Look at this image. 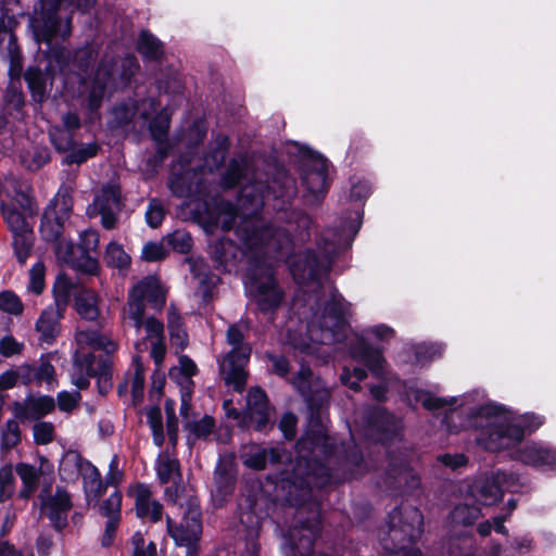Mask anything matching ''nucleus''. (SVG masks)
<instances>
[{
    "mask_svg": "<svg viewBox=\"0 0 556 556\" xmlns=\"http://www.w3.org/2000/svg\"><path fill=\"white\" fill-rule=\"evenodd\" d=\"M291 386L302 397L307 410V428L295 442V464L291 471H283L273 482L271 490L262 489L250 501L251 511L258 518L270 517L278 507L295 508V523L321 515L319 505L312 501L313 489L328 484L331 473L326 462L337 453V444L328 434L323 422V415L330 405L331 392L321 377L315 376L311 366L302 363L293 375Z\"/></svg>",
    "mask_w": 556,
    "mask_h": 556,
    "instance_id": "1",
    "label": "nucleus"
},
{
    "mask_svg": "<svg viewBox=\"0 0 556 556\" xmlns=\"http://www.w3.org/2000/svg\"><path fill=\"white\" fill-rule=\"evenodd\" d=\"M504 406L486 403L471 413V425L478 430L477 444L486 452L497 453L518 446L526 437L534 433L545 422V417L530 412L511 421L498 420Z\"/></svg>",
    "mask_w": 556,
    "mask_h": 556,
    "instance_id": "2",
    "label": "nucleus"
},
{
    "mask_svg": "<svg viewBox=\"0 0 556 556\" xmlns=\"http://www.w3.org/2000/svg\"><path fill=\"white\" fill-rule=\"evenodd\" d=\"M139 70V62L132 54L124 56L119 64L114 58L101 59L88 86L87 111L90 114H97L102 106L106 91L124 90L130 87L132 78Z\"/></svg>",
    "mask_w": 556,
    "mask_h": 556,
    "instance_id": "3",
    "label": "nucleus"
},
{
    "mask_svg": "<svg viewBox=\"0 0 556 556\" xmlns=\"http://www.w3.org/2000/svg\"><path fill=\"white\" fill-rule=\"evenodd\" d=\"M388 530L380 538V545L389 554H399L412 548L424 531V516L412 505L395 506L387 519Z\"/></svg>",
    "mask_w": 556,
    "mask_h": 556,
    "instance_id": "4",
    "label": "nucleus"
},
{
    "mask_svg": "<svg viewBox=\"0 0 556 556\" xmlns=\"http://www.w3.org/2000/svg\"><path fill=\"white\" fill-rule=\"evenodd\" d=\"M247 278L257 309L264 315L276 312L283 301L285 292L278 285L273 266L264 258H253Z\"/></svg>",
    "mask_w": 556,
    "mask_h": 556,
    "instance_id": "5",
    "label": "nucleus"
},
{
    "mask_svg": "<svg viewBox=\"0 0 556 556\" xmlns=\"http://www.w3.org/2000/svg\"><path fill=\"white\" fill-rule=\"evenodd\" d=\"M90 378L97 379L98 393L105 396L113 387V359L93 352H79L73 355L72 382L78 390H87Z\"/></svg>",
    "mask_w": 556,
    "mask_h": 556,
    "instance_id": "6",
    "label": "nucleus"
},
{
    "mask_svg": "<svg viewBox=\"0 0 556 556\" xmlns=\"http://www.w3.org/2000/svg\"><path fill=\"white\" fill-rule=\"evenodd\" d=\"M299 174L302 185L305 187L312 203H320L329 191L331 179L329 178L330 162L319 152L307 147L299 150Z\"/></svg>",
    "mask_w": 556,
    "mask_h": 556,
    "instance_id": "7",
    "label": "nucleus"
},
{
    "mask_svg": "<svg viewBox=\"0 0 556 556\" xmlns=\"http://www.w3.org/2000/svg\"><path fill=\"white\" fill-rule=\"evenodd\" d=\"M97 0H39L29 18V26H34L36 34L46 39L56 23V15L74 14L76 11L88 13Z\"/></svg>",
    "mask_w": 556,
    "mask_h": 556,
    "instance_id": "8",
    "label": "nucleus"
},
{
    "mask_svg": "<svg viewBox=\"0 0 556 556\" xmlns=\"http://www.w3.org/2000/svg\"><path fill=\"white\" fill-rule=\"evenodd\" d=\"M166 525L175 544L186 547V556H199L203 533L202 510L199 504L189 501L181 521L177 523L167 516Z\"/></svg>",
    "mask_w": 556,
    "mask_h": 556,
    "instance_id": "9",
    "label": "nucleus"
},
{
    "mask_svg": "<svg viewBox=\"0 0 556 556\" xmlns=\"http://www.w3.org/2000/svg\"><path fill=\"white\" fill-rule=\"evenodd\" d=\"M519 486L517 473L496 469L477 480L471 486V494L481 505L492 506L502 501L505 492L514 493Z\"/></svg>",
    "mask_w": 556,
    "mask_h": 556,
    "instance_id": "10",
    "label": "nucleus"
},
{
    "mask_svg": "<svg viewBox=\"0 0 556 556\" xmlns=\"http://www.w3.org/2000/svg\"><path fill=\"white\" fill-rule=\"evenodd\" d=\"M72 22L73 14L66 13L64 15H56V23L51 33V36L46 39L41 38L36 34L35 27L30 26L35 41L38 45L45 43L47 46L46 59L48 61L47 71L51 72V78L53 77L52 64H55L60 72L65 71L72 61V52L63 45L53 43L56 37L66 39L72 34Z\"/></svg>",
    "mask_w": 556,
    "mask_h": 556,
    "instance_id": "11",
    "label": "nucleus"
},
{
    "mask_svg": "<svg viewBox=\"0 0 556 556\" xmlns=\"http://www.w3.org/2000/svg\"><path fill=\"white\" fill-rule=\"evenodd\" d=\"M366 431L377 443L388 446L401 438V426L386 407L375 406L365 416Z\"/></svg>",
    "mask_w": 556,
    "mask_h": 556,
    "instance_id": "12",
    "label": "nucleus"
},
{
    "mask_svg": "<svg viewBox=\"0 0 556 556\" xmlns=\"http://www.w3.org/2000/svg\"><path fill=\"white\" fill-rule=\"evenodd\" d=\"M330 266L314 249L307 248L299 252L290 263L294 279L302 282H317L328 274Z\"/></svg>",
    "mask_w": 556,
    "mask_h": 556,
    "instance_id": "13",
    "label": "nucleus"
},
{
    "mask_svg": "<svg viewBox=\"0 0 556 556\" xmlns=\"http://www.w3.org/2000/svg\"><path fill=\"white\" fill-rule=\"evenodd\" d=\"M515 458L527 466L556 472V447L543 442H530L516 451Z\"/></svg>",
    "mask_w": 556,
    "mask_h": 556,
    "instance_id": "14",
    "label": "nucleus"
},
{
    "mask_svg": "<svg viewBox=\"0 0 556 556\" xmlns=\"http://www.w3.org/2000/svg\"><path fill=\"white\" fill-rule=\"evenodd\" d=\"M320 323L324 328L329 329L333 334H339L349 327L345 300L336 288L330 292L329 299L324 304Z\"/></svg>",
    "mask_w": 556,
    "mask_h": 556,
    "instance_id": "15",
    "label": "nucleus"
},
{
    "mask_svg": "<svg viewBox=\"0 0 556 556\" xmlns=\"http://www.w3.org/2000/svg\"><path fill=\"white\" fill-rule=\"evenodd\" d=\"M55 400L51 395L35 396L28 394L24 403L15 401L13 403L14 418L24 422L26 420H40L45 416L54 412Z\"/></svg>",
    "mask_w": 556,
    "mask_h": 556,
    "instance_id": "16",
    "label": "nucleus"
},
{
    "mask_svg": "<svg viewBox=\"0 0 556 556\" xmlns=\"http://www.w3.org/2000/svg\"><path fill=\"white\" fill-rule=\"evenodd\" d=\"M129 495L135 497V509L138 518L156 523L162 519L163 505L152 500L150 486L143 482H137L129 489Z\"/></svg>",
    "mask_w": 556,
    "mask_h": 556,
    "instance_id": "17",
    "label": "nucleus"
},
{
    "mask_svg": "<svg viewBox=\"0 0 556 556\" xmlns=\"http://www.w3.org/2000/svg\"><path fill=\"white\" fill-rule=\"evenodd\" d=\"M387 468H386V481L391 485L400 484L402 479L407 481L408 478L412 480V485L417 486L420 483V479L414 475L410 466L408 455L401 450H388L386 452Z\"/></svg>",
    "mask_w": 556,
    "mask_h": 556,
    "instance_id": "18",
    "label": "nucleus"
},
{
    "mask_svg": "<svg viewBox=\"0 0 556 556\" xmlns=\"http://www.w3.org/2000/svg\"><path fill=\"white\" fill-rule=\"evenodd\" d=\"M55 354L56 352L42 354L40 356V364L38 366L35 364L21 365V382L24 386H29L34 382L38 386H41L42 382L51 384L55 378V368L51 364V359Z\"/></svg>",
    "mask_w": 556,
    "mask_h": 556,
    "instance_id": "19",
    "label": "nucleus"
},
{
    "mask_svg": "<svg viewBox=\"0 0 556 556\" xmlns=\"http://www.w3.org/2000/svg\"><path fill=\"white\" fill-rule=\"evenodd\" d=\"M130 298L148 302L151 307L161 309L166 303V294L159 277L149 275L138 281L129 291Z\"/></svg>",
    "mask_w": 556,
    "mask_h": 556,
    "instance_id": "20",
    "label": "nucleus"
},
{
    "mask_svg": "<svg viewBox=\"0 0 556 556\" xmlns=\"http://www.w3.org/2000/svg\"><path fill=\"white\" fill-rule=\"evenodd\" d=\"M350 351L352 357L365 365L372 374L380 375L383 371L386 358L380 348L361 338L351 345Z\"/></svg>",
    "mask_w": 556,
    "mask_h": 556,
    "instance_id": "21",
    "label": "nucleus"
},
{
    "mask_svg": "<svg viewBox=\"0 0 556 556\" xmlns=\"http://www.w3.org/2000/svg\"><path fill=\"white\" fill-rule=\"evenodd\" d=\"M0 108L7 115L15 121H21L26 115V96L22 83L9 81L1 96Z\"/></svg>",
    "mask_w": 556,
    "mask_h": 556,
    "instance_id": "22",
    "label": "nucleus"
},
{
    "mask_svg": "<svg viewBox=\"0 0 556 556\" xmlns=\"http://www.w3.org/2000/svg\"><path fill=\"white\" fill-rule=\"evenodd\" d=\"M64 313L49 305L45 308L36 321V330L40 333V341L47 344L54 343L60 332V320Z\"/></svg>",
    "mask_w": 556,
    "mask_h": 556,
    "instance_id": "23",
    "label": "nucleus"
},
{
    "mask_svg": "<svg viewBox=\"0 0 556 556\" xmlns=\"http://www.w3.org/2000/svg\"><path fill=\"white\" fill-rule=\"evenodd\" d=\"M51 77V72L42 71L38 65H29L23 75L27 85L30 98L34 103L42 104L48 99L47 80Z\"/></svg>",
    "mask_w": 556,
    "mask_h": 556,
    "instance_id": "24",
    "label": "nucleus"
},
{
    "mask_svg": "<svg viewBox=\"0 0 556 556\" xmlns=\"http://www.w3.org/2000/svg\"><path fill=\"white\" fill-rule=\"evenodd\" d=\"M137 52L144 62L161 63L165 59V45L149 29H142L138 36Z\"/></svg>",
    "mask_w": 556,
    "mask_h": 556,
    "instance_id": "25",
    "label": "nucleus"
},
{
    "mask_svg": "<svg viewBox=\"0 0 556 556\" xmlns=\"http://www.w3.org/2000/svg\"><path fill=\"white\" fill-rule=\"evenodd\" d=\"M237 471L230 462L218 460L214 469L215 494L220 500L231 496L236 489Z\"/></svg>",
    "mask_w": 556,
    "mask_h": 556,
    "instance_id": "26",
    "label": "nucleus"
},
{
    "mask_svg": "<svg viewBox=\"0 0 556 556\" xmlns=\"http://www.w3.org/2000/svg\"><path fill=\"white\" fill-rule=\"evenodd\" d=\"M65 220L52 208L45 207L40 218L39 233L46 242L55 243L62 239Z\"/></svg>",
    "mask_w": 556,
    "mask_h": 556,
    "instance_id": "27",
    "label": "nucleus"
},
{
    "mask_svg": "<svg viewBox=\"0 0 556 556\" xmlns=\"http://www.w3.org/2000/svg\"><path fill=\"white\" fill-rule=\"evenodd\" d=\"M168 188L175 198H192L198 192L195 175L191 170L174 174L168 181Z\"/></svg>",
    "mask_w": 556,
    "mask_h": 556,
    "instance_id": "28",
    "label": "nucleus"
},
{
    "mask_svg": "<svg viewBox=\"0 0 556 556\" xmlns=\"http://www.w3.org/2000/svg\"><path fill=\"white\" fill-rule=\"evenodd\" d=\"M271 406L263 407H248V410L243 414L241 420V427H252L255 431L267 433L274 427V422L270 420Z\"/></svg>",
    "mask_w": 556,
    "mask_h": 556,
    "instance_id": "29",
    "label": "nucleus"
},
{
    "mask_svg": "<svg viewBox=\"0 0 556 556\" xmlns=\"http://www.w3.org/2000/svg\"><path fill=\"white\" fill-rule=\"evenodd\" d=\"M96 53L90 47L78 48L72 54L71 64L79 77L80 85H86L90 77Z\"/></svg>",
    "mask_w": 556,
    "mask_h": 556,
    "instance_id": "30",
    "label": "nucleus"
},
{
    "mask_svg": "<svg viewBox=\"0 0 556 556\" xmlns=\"http://www.w3.org/2000/svg\"><path fill=\"white\" fill-rule=\"evenodd\" d=\"M237 253L238 245L229 238L218 239L211 247V258L217 267H223L224 269L237 258Z\"/></svg>",
    "mask_w": 556,
    "mask_h": 556,
    "instance_id": "31",
    "label": "nucleus"
},
{
    "mask_svg": "<svg viewBox=\"0 0 556 556\" xmlns=\"http://www.w3.org/2000/svg\"><path fill=\"white\" fill-rule=\"evenodd\" d=\"M73 206V189L70 186L62 184L54 198L50 200L46 207L52 208L66 222L72 215Z\"/></svg>",
    "mask_w": 556,
    "mask_h": 556,
    "instance_id": "32",
    "label": "nucleus"
},
{
    "mask_svg": "<svg viewBox=\"0 0 556 556\" xmlns=\"http://www.w3.org/2000/svg\"><path fill=\"white\" fill-rule=\"evenodd\" d=\"M230 146L231 142L229 137L219 132L210 146L206 162L215 169L223 168L229 154Z\"/></svg>",
    "mask_w": 556,
    "mask_h": 556,
    "instance_id": "33",
    "label": "nucleus"
},
{
    "mask_svg": "<svg viewBox=\"0 0 556 556\" xmlns=\"http://www.w3.org/2000/svg\"><path fill=\"white\" fill-rule=\"evenodd\" d=\"M247 173V160L244 157L230 159L225 172L220 176V186L224 189H235L244 179Z\"/></svg>",
    "mask_w": 556,
    "mask_h": 556,
    "instance_id": "34",
    "label": "nucleus"
},
{
    "mask_svg": "<svg viewBox=\"0 0 556 556\" xmlns=\"http://www.w3.org/2000/svg\"><path fill=\"white\" fill-rule=\"evenodd\" d=\"M75 309L80 318L94 321L99 317L98 298L93 292L86 291L75 296Z\"/></svg>",
    "mask_w": 556,
    "mask_h": 556,
    "instance_id": "35",
    "label": "nucleus"
},
{
    "mask_svg": "<svg viewBox=\"0 0 556 556\" xmlns=\"http://www.w3.org/2000/svg\"><path fill=\"white\" fill-rule=\"evenodd\" d=\"M83 455L76 450H67L60 462L59 475L64 481H74L78 478Z\"/></svg>",
    "mask_w": 556,
    "mask_h": 556,
    "instance_id": "36",
    "label": "nucleus"
},
{
    "mask_svg": "<svg viewBox=\"0 0 556 556\" xmlns=\"http://www.w3.org/2000/svg\"><path fill=\"white\" fill-rule=\"evenodd\" d=\"M172 113L168 108L161 109L150 121L149 131L153 141L168 140Z\"/></svg>",
    "mask_w": 556,
    "mask_h": 556,
    "instance_id": "37",
    "label": "nucleus"
},
{
    "mask_svg": "<svg viewBox=\"0 0 556 556\" xmlns=\"http://www.w3.org/2000/svg\"><path fill=\"white\" fill-rule=\"evenodd\" d=\"M99 151L100 146L96 141L81 144L79 147L74 146L70 153L65 154L62 159L61 164L66 166H71L73 164L81 165L89 159L97 156Z\"/></svg>",
    "mask_w": 556,
    "mask_h": 556,
    "instance_id": "38",
    "label": "nucleus"
},
{
    "mask_svg": "<svg viewBox=\"0 0 556 556\" xmlns=\"http://www.w3.org/2000/svg\"><path fill=\"white\" fill-rule=\"evenodd\" d=\"M72 290L73 282L71 279L66 277V275L60 274L52 289L54 299V305L52 306L59 311L65 312L71 301Z\"/></svg>",
    "mask_w": 556,
    "mask_h": 556,
    "instance_id": "39",
    "label": "nucleus"
},
{
    "mask_svg": "<svg viewBox=\"0 0 556 556\" xmlns=\"http://www.w3.org/2000/svg\"><path fill=\"white\" fill-rule=\"evenodd\" d=\"M103 261L108 267L121 270L127 269L131 263L130 256L125 252L122 244L115 241H111L106 245Z\"/></svg>",
    "mask_w": 556,
    "mask_h": 556,
    "instance_id": "40",
    "label": "nucleus"
},
{
    "mask_svg": "<svg viewBox=\"0 0 556 556\" xmlns=\"http://www.w3.org/2000/svg\"><path fill=\"white\" fill-rule=\"evenodd\" d=\"M1 213L9 230L13 233L25 232V230L33 229L28 224L25 215L20 212L15 206L1 202Z\"/></svg>",
    "mask_w": 556,
    "mask_h": 556,
    "instance_id": "41",
    "label": "nucleus"
},
{
    "mask_svg": "<svg viewBox=\"0 0 556 556\" xmlns=\"http://www.w3.org/2000/svg\"><path fill=\"white\" fill-rule=\"evenodd\" d=\"M481 516V509L476 505L458 504L450 513L452 523L470 527Z\"/></svg>",
    "mask_w": 556,
    "mask_h": 556,
    "instance_id": "42",
    "label": "nucleus"
},
{
    "mask_svg": "<svg viewBox=\"0 0 556 556\" xmlns=\"http://www.w3.org/2000/svg\"><path fill=\"white\" fill-rule=\"evenodd\" d=\"M12 236L14 255L21 264H24L29 257L34 245V231L28 229L25 232H15Z\"/></svg>",
    "mask_w": 556,
    "mask_h": 556,
    "instance_id": "43",
    "label": "nucleus"
},
{
    "mask_svg": "<svg viewBox=\"0 0 556 556\" xmlns=\"http://www.w3.org/2000/svg\"><path fill=\"white\" fill-rule=\"evenodd\" d=\"M316 247L326 263L331 265L339 251V243L332 231H323L316 237Z\"/></svg>",
    "mask_w": 556,
    "mask_h": 556,
    "instance_id": "44",
    "label": "nucleus"
},
{
    "mask_svg": "<svg viewBox=\"0 0 556 556\" xmlns=\"http://www.w3.org/2000/svg\"><path fill=\"white\" fill-rule=\"evenodd\" d=\"M135 372L131 381V401L137 406L143 401L144 391V367L139 355L132 358Z\"/></svg>",
    "mask_w": 556,
    "mask_h": 556,
    "instance_id": "45",
    "label": "nucleus"
},
{
    "mask_svg": "<svg viewBox=\"0 0 556 556\" xmlns=\"http://www.w3.org/2000/svg\"><path fill=\"white\" fill-rule=\"evenodd\" d=\"M87 344L92 349L96 355H108L113 357V353L117 350V345L114 341L108 337L92 331L87 336Z\"/></svg>",
    "mask_w": 556,
    "mask_h": 556,
    "instance_id": "46",
    "label": "nucleus"
},
{
    "mask_svg": "<svg viewBox=\"0 0 556 556\" xmlns=\"http://www.w3.org/2000/svg\"><path fill=\"white\" fill-rule=\"evenodd\" d=\"M215 418L211 415H204L200 420L189 421L185 428L197 440H206L215 430Z\"/></svg>",
    "mask_w": 556,
    "mask_h": 556,
    "instance_id": "47",
    "label": "nucleus"
},
{
    "mask_svg": "<svg viewBox=\"0 0 556 556\" xmlns=\"http://www.w3.org/2000/svg\"><path fill=\"white\" fill-rule=\"evenodd\" d=\"M167 244L173 251L180 254H188L193 248V239L190 232L177 229L166 236Z\"/></svg>",
    "mask_w": 556,
    "mask_h": 556,
    "instance_id": "48",
    "label": "nucleus"
},
{
    "mask_svg": "<svg viewBox=\"0 0 556 556\" xmlns=\"http://www.w3.org/2000/svg\"><path fill=\"white\" fill-rule=\"evenodd\" d=\"M42 506L49 508V511L68 513L73 503L68 492L63 488H56L53 496L42 500Z\"/></svg>",
    "mask_w": 556,
    "mask_h": 556,
    "instance_id": "49",
    "label": "nucleus"
},
{
    "mask_svg": "<svg viewBox=\"0 0 556 556\" xmlns=\"http://www.w3.org/2000/svg\"><path fill=\"white\" fill-rule=\"evenodd\" d=\"M156 476L161 484H167L173 476L182 478L180 463L177 458H166L156 466Z\"/></svg>",
    "mask_w": 556,
    "mask_h": 556,
    "instance_id": "50",
    "label": "nucleus"
},
{
    "mask_svg": "<svg viewBox=\"0 0 556 556\" xmlns=\"http://www.w3.org/2000/svg\"><path fill=\"white\" fill-rule=\"evenodd\" d=\"M73 269L80 274L97 276L100 273V264L97 257L90 255V252L79 251V254L72 265Z\"/></svg>",
    "mask_w": 556,
    "mask_h": 556,
    "instance_id": "51",
    "label": "nucleus"
},
{
    "mask_svg": "<svg viewBox=\"0 0 556 556\" xmlns=\"http://www.w3.org/2000/svg\"><path fill=\"white\" fill-rule=\"evenodd\" d=\"M0 311L20 316L24 312V304L14 291L3 290L0 292Z\"/></svg>",
    "mask_w": 556,
    "mask_h": 556,
    "instance_id": "52",
    "label": "nucleus"
},
{
    "mask_svg": "<svg viewBox=\"0 0 556 556\" xmlns=\"http://www.w3.org/2000/svg\"><path fill=\"white\" fill-rule=\"evenodd\" d=\"M167 327L172 343L184 351L188 346L189 340L181 317L169 318Z\"/></svg>",
    "mask_w": 556,
    "mask_h": 556,
    "instance_id": "53",
    "label": "nucleus"
},
{
    "mask_svg": "<svg viewBox=\"0 0 556 556\" xmlns=\"http://www.w3.org/2000/svg\"><path fill=\"white\" fill-rule=\"evenodd\" d=\"M265 357L271 364L270 372L280 378L288 379L289 383L291 384V379L293 378V376L291 378H288L291 371L290 361L285 355L276 354L274 352L268 351L265 352Z\"/></svg>",
    "mask_w": 556,
    "mask_h": 556,
    "instance_id": "54",
    "label": "nucleus"
},
{
    "mask_svg": "<svg viewBox=\"0 0 556 556\" xmlns=\"http://www.w3.org/2000/svg\"><path fill=\"white\" fill-rule=\"evenodd\" d=\"M343 462L357 470L364 469V454L361 447L355 443H342L341 445Z\"/></svg>",
    "mask_w": 556,
    "mask_h": 556,
    "instance_id": "55",
    "label": "nucleus"
},
{
    "mask_svg": "<svg viewBox=\"0 0 556 556\" xmlns=\"http://www.w3.org/2000/svg\"><path fill=\"white\" fill-rule=\"evenodd\" d=\"M53 245L58 258L72 267L79 254V245H76L72 240L65 241L63 239H60V241L53 243Z\"/></svg>",
    "mask_w": 556,
    "mask_h": 556,
    "instance_id": "56",
    "label": "nucleus"
},
{
    "mask_svg": "<svg viewBox=\"0 0 556 556\" xmlns=\"http://www.w3.org/2000/svg\"><path fill=\"white\" fill-rule=\"evenodd\" d=\"M165 413H166V429L169 443L173 446L177 445L178 442V418L175 414V402L170 399L165 401Z\"/></svg>",
    "mask_w": 556,
    "mask_h": 556,
    "instance_id": "57",
    "label": "nucleus"
},
{
    "mask_svg": "<svg viewBox=\"0 0 556 556\" xmlns=\"http://www.w3.org/2000/svg\"><path fill=\"white\" fill-rule=\"evenodd\" d=\"M54 425L50 421H40L33 426L34 442L37 445H47L54 439Z\"/></svg>",
    "mask_w": 556,
    "mask_h": 556,
    "instance_id": "58",
    "label": "nucleus"
},
{
    "mask_svg": "<svg viewBox=\"0 0 556 556\" xmlns=\"http://www.w3.org/2000/svg\"><path fill=\"white\" fill-rule=\"evenodd\" d=\"M123 495L115 490L100 506V513L108 518H119Z\"/></svg>",
    "mask_w": 556,
    "mask_h": 556,
    "instance_id": "59",
    "label": "nucleus"
},
{
    "mask_svg": "<svg viewBox=\"0 0 556 556\" xmlns=\"http://www.w3.org/2000/svg\"><path fill=\"white\" fill-rule=\"evenodd\" d=\"M248 374L244 370V367L239 366H229V370L225 377V383L227 386H232L236 392H242L247 386Z\"/></svg>",
    "mask_w": 556,
    "mask_h": 556,
    "instance_id": "60",
    "label": "nucleus"
},
{
    "mask_svg": "<svg viewBox=\"0 0 556 556\" xmlns=\"http://www.w3.org/2000/svg\"><path fill=\"white\" fill-rule=\"evenodd\" d=\"M14 475L11 465H4L0 468V502L8 500L13 494Z\"/></svg>",
    "mask_w": 556,
    "mask_h": 556,
    "instance_id": "61",
    "label": "nucleus"
},
{
    "mask_svg": "<svg viewBox=\"0 0 556 556\" xmlns=\"http://www.w3.org/2000/svg\"><path fill=\"white\" fill-rule=\"evenodd\" d=\"M155 152L152 155H150L147 160V165L149 167H152L153 169H157L163 165L172 150V146L168 142V140L155 141Z\"/></svg>",
    "mask_w": 556,
    "mask_h": 556,
    "instance_id": "62",
    "label": "nucleus"
},
{
    "mask_svg": "<svg viewBox=\"0 0 556 556\" xmlns=\"http://www.w3.org/2000/svg\"><path fill=\"white\" fill-rule=\"evenodd\" d=\"M442 355V349L435 343H421L415 346L417 362H431Z\"/></svg>",
    "mask_w": 556,
    "mask_h": 556,
    "instance_id": "63",
    "label": "nucleus"
},
{
    "mask_svg": "<svg viewBox=\"0 0 556 556\" xmlns=\"http://www.w3.org/2000/svg\"><path fill=\"white\" fill-rule=\"evenodd\" d=\"M164 218L165 210L163 205L155 199L151 200L146 212L147 224L155 229L162 225Z\"/></svg>",
    "mask_w": 556,
    "mask_h": 556,
    "instance_id": "64",
    "label": "nucleus"
}]
</instances>
